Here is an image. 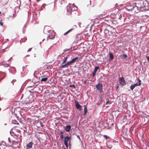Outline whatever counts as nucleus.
Here are the masks:
<instances>
[{"label":"nucleus","instance_id":"bf43d9fd","mask_svg":"<svg viewBox=\"0 0 149 149\" xmlns=\"http://www.w3.org/2000/svg\"><path fill=\"white\" fill-rule=\"evenodd\" d=\"M46 5L45 4H43V7H44V6H45Z\"/></svg>","mask_w":149,"mask_h":149},{"label":"nucleus","instance_id":"58836bf2","mask_svg":"<svg viewBox=\"0 0 149 149\" xmlns=\"http://www.w3.org/2000/svg\"><path fill=\"white\" fill-rule=\"evenodd\" d=\"M69 86L70 87H72L74 88H75L76 87L75 86L74 84H73L72 85H70Z\"/></svg>","mask_w":149,"mask_h":149},{"label":"nucleus","instance_id":"4be33fe9","mask_svg":"<svg viewBox=\"0 0 149 149\" xmlns=\"http://www.w3.org/2000/svg\"><path fill=\"white\" fill-rule=\"evenodd\" d=\"M84 116L86 115L87 112V109L86 106L85 105H84Z\"/></svg>","mask_w":149,"mask_h":149},{"label":"nucleus","instance_id":"de8ad7c7","mask_svg":"<svg viewBox=\"0 0 149 149\" xmlns=\"http://www.w3.org/2000/svg\"><path fill=\"white\" fill-rule=\"evenodd\" d=\"M0 25L2 26H3V23L1 22H0Z\"/></svg>","mask_w":149,"mask_h":149},{"label":"nucleus","instance_id":"603ef678","mask_svg":"<svg viewBox=\"0 0 149 149\" xmlns=\"http://www.w3.org/2000/svg\"><path fill=\"white\" fill-rule=\"evenodd\" d=\"M62 55V54H61L58 55V57H57V59H58L59 57H60L61 56V55Z\"/></svg>","mask_w":149,"mask_h":149},{"label":"nucleus","instance_id":"09e8293b","mask_svg":"<svg viewBox=\"0 0 149 149\" xmlns=\"http://www.w3.org/2000/svg\"><path fill=\"white\" fill-rule=\"evenodd\" d=\"M8 142L9 143H10V138H8Z\"/></svg>","mask_w":149,"mask_h":149},{"label":"nucleus","instance_id":"774afa93","mask_svg":"<svg viewBox=\"0 0 149 149\" xmlns=\"http://www.w3.org/2000/svg\"><path fill=\"white\" fill-rule=\"evenodd\" d=\"M63 149H66V148H64Z\"/></svg>","mask_w":149,"mask_h":149},{"label":"nucleus","instance_id":"cd10ccee","mask_svg":"<svg viewBox=\"0 0 149 149\" xmlns=\"http://www.w3.org/2000/svg\"><path fill=\"white\" fill-rule=\"evenodd\" d=\"M121 57L124 59H125L127 58V56L126 54H123L121 55Z\"/></svg>","mask_w":149,"mask_h":149},{"label":"nucleus","instance_id":"f3484780","mask_svg":"<svg viewBox=\"0 0 149 149\" xmlns=\"http://www.w3.org/2000/svg\"><path fill=\"white\" fill-rule=\"evenodd\" d=\"M71 140V137L70 136H67L65 137L64 138V141L68 142L70 140Z\"/></svg>","mask_w":149,"mask_h":149},{"label":"nucleus","instance_id":"473e14b6","mask_svg":"<svg viewBox=\"0 0 149 149\" xmlns=\"http://www.w3.org/2000/svg\"><path fill=\"white\" fill-rule=\"evenodd\" d=\"M15 16L14 15V14H13L12 15H9V17L8 18V19H9V18L10 17L11 18V19H14L15 18Z\"/></svg>","mask_w":149,"mask_h":149},{"label":"nucleus","instance_id":"5fc2aeb1","mask_svg":"<svg viewBox=\"0 0 149 149\" xmlns=\"http://www.w3.org/2000/svg\"><path fill=\"white\" fill-rule=\"evenodd\" d=\"M115 6L116 7H117L118 6V3H116L115 4Z\"/></svg>","mask_w":149,"mask_h":149},{"label":"nucleus","instance_id":"f704fd0d","mask_svg":"<svg viewBox=\"0 0 149 149\" xmlns=\"http://www.w3.org/2000/svg\"><path fill=\"white\" fill-rule=\"evenodd\" d=\"M64 145L67 148H68V142L64 141Z\"/></svg>","mask_w":149,"mask_h":149},{"label":"nucleus","instance_id":"e2e57ef3","mask_svg":"<svg viewBox=\"0 0 149 149\" xmlns=\"http://www.w3.org/2000/svg\"><path fill=\"white\" fill-rule=\"evenodd\" d=\"M16 118H17V120H18V118L17 117H16Z\"/></svg>","mask_w":149,"mask_h":149},{"label":"nucleus","instance_id":"a18cd8bd","mask_svg":"<svg viewBox=\"0 0 149 149\" xmlns=\"http://www.w3.org/2000/svg\"><path fill=\"white\" fill-rule=\"evenodd\" d=\"M31 49H32V48H30L27 51V52H30L31 51Z\"/></svg>","mask_w":149,"mask_h":149},{"label":"nucleus","instance_id":"a19ab883","mask_svg":"<svg viewBox=\"0 0 149 149\" xmlns=\"http://www.w3.org/2000/svg\"><path fill=\"white\" fill-rule=\"evenodd\" d=\"M60 137L61 139H63L64 138V136L63 134H61L60 135Z\"/></svg>","mask_w":149,"mask_h":149},{"label":"nucleus","instance_id":"3c124183","mask_svg":"<svg viewBox=\"0 0 149 149\" xmlns=\"http://www.w3.org/2000/svg\"><path fill=\"white\" fill-rule=\"evenodd\" d=\"M72 7H73V8H74V6H75L74 4V3H73V4L72 5Z\"/></svg>","mask_w":149,"mask_h":149},{"label":"nucleus","instance_id":"79ce46f5","mask_svg":"<svg viewBox=\"0 0 149 149\" xmlns=\"http://www.w3.org/2000/svg\"><path fill=\"white\" fill-rule=\"evenodd\" d=\"M69 142V149H70V148L71 147V140H70L69 141H68Z\"/></svg>","mask_w":149,"mask_h":149},{"label":"nucleus","instance_id":"13d9d810","mask_svg":"<svg viewBox=\"0 0 149 149\" xmlns=\"http://www.w3.org/2000/svg\"><path fill=\"white\" fill-rule=\"evenodd\" d=\"M86 80L85 81H84V83H85H85H86Z\"/></svg>","mask_w":149,"mask_h":149},{"label":"nucleus","instance_id":"2eb2a0df","mask_svg":"<svg viewBox=\"0 0 149 149\" xmlns=\"http://www.w3.org/2000/svg\"><path fill=\"white\" fill-rule=\"evenodd\" d=\"M100 68L99 66H95V67L94 70L92 73V76L93 77H94L96 74V72Z\"/></svg>","mask_w":149,"mask_h":149},{"label":"nucleus","instance_id":"f8f14e48","mask_svg":"<svg viewBox=\"0 0 149 149\" xmlns=\"http://www.w3.org/2000/svg\"><path fill=\"white\" fill-rule=\"evenodd\" d=\"M76 27H77V26L76 25H74L72 28H71L70 29V30H69L67 31L64 34V35H66L67 34H68L69 33H70V32H71L73 30L75 29L76 28Z\"/></svg>","mask_w":149,"mask_h":149},{"label":"nucleus","instance_id":"393cba45","mask_svg":"<svg viewBox=\"0 0 149 149\" xmlns=\"http://www.w3.org/2000/svg\"><path fill=\"white\" fill-rule=\"evenodd\" d=\"M139 149H147V145L144 144L143 145L142 147L140 148Z\"/></svg>","mask_w":149,"mask_h":149},{"label":"nucleus","instance_id":"9d476101","mask_svg":"<svg viewBox=\"0 0 149 149\" xmlns=\"http://www.w3.org/2000/svg\"><path fill=\"white\" fill-rule=\"evenodd\" d=\"M75 103L76 108L79 110H81V106L79 104L78 101L77 100H75Z\"/></svg>","mask_w":149,"mask_h":149},{"label":"nucleus","instance_id":"49530a36","mask_svg":"<svg viewBox=\"0 0 149 149\" xmlns=\"http://www.w3.org/2000/svg\"><path fill=\"white\" fill-rule=\"evenodd\" d=\"M40 126H41V127H43L44 125L42 124V123L40 122Z\"/></svg>","mask_w":149,"mask_h":149},{"label":"nucleus","instance_id":"39448f33","mask_svg":"<svg viewBox=\"0 0 149 149\" xmlns=\"http://www.w3.org/2000/svg\"><path fill=\"white\" fill-rule=\"evenodd\" d=\"M96 87L97 90L99 91L100 93H102L103 85L102 84L98 83L96 85Z\"/></svg>","mask_w":149,"mask_h":149},{"label":"nucleus","instance_id":"338daca9","mask_svg":"<svg viewBox=\"0 0 149 149\" xmlns=\"http://www.w3.org/2000/svg\"><path fill=\"white\" fill-rule=\"evenodd\" d=\"M34 57H36V54H34Z\"/></svg>","mask_w":149,"mask_h":149},{"label":"nucleus","instance_id":"4468645a","mask_svg":"<svg viewBox=\"0 0 149 149\" xmlns=\"http://www.w3.org/2000/svg\"><path fill=\"white\" fill-rule=\"evenodd\" d=\"M55 33L54 32H52V36H51L50 34H48L47 35V40L48 38L50 39H53L55 38Z\"/></svg>","mask_w":149,"mask_h":149},{"label":"nucleus","instance_id":"37998d69","mask_svg":"<svg viewBox=\"0 0 149 149\" xmlns=\"http://www.w3.org/2000/svg\"><path fill=\"white\" fill-rule=\"evenodd\" d=\"M52 32H54L53 31H51L50 32H49V34H50L51 36H52Z\"/></svg>","mask_w":149,"mask_h":149},{"label":"nucleus","instance_id":"dca6fc26","mask_svg":"<svg viewBox=\"0 0 149 149\" xmlns=\"http://www.w3.org/2000/svg\"><path fill=\"white\" fill-rule=\"evenodd\" d=\"M64 130L67 132H69L71 128V126L69 125H67L65 127L64 126Z\"/></svg>","mask_w":149,"mask_h":149},{"label":"nucleus","instance_id":"9b49d317","mask_svg":"<svg viewBox=\"0 0 149 149\" xmlns=\"http://www.w3.org/2000/svg\"><path fill=\"white\" fill-rule=\"evenodd\" d=\"M120 84L121 85L124 86L126 84V82L123 77L120 78L119 79Z\"/></svg>","mask_w":149,"mask_h":149},{"label":"nucleus","instance_id":"7ed1b4c3","mask_svg":"<svg viewBox=\"0 0 149 149\" xmlns=\"http://www.w3.org/2000/svg\"><path fill=\"white\" fill-rule=\"evenodd\" d=\"M132 7H133V11L134 12L137 13L139 10L140 11L141 8L140 1H137L136 3H133Z\"/></svg>","mask_w":149,"mask_h":149},{"label":"nucleus","instance_id":"0eeeda50","mask_svg":"<svg viewBox=\"0 0 149 149\" xmlns=\"http://www.w3.org/2000/svg\"><path fill=\"white\" fill-rule=\"evenodd\" d=\"M73 8H72V5L71 4H69L67 7V10L68 13V15H69L71 13L72 11Z\"/></svg>","mask_w":149,"mask_h":149},{"label":"nucleus","instance_id":"72a5a7b5","mask_svg":"<svg viewBox=\"0 0 149 149\" xmlns=\"http://www.w3.org/2000/svg\"><path fill=\"white\" fill-rule=\"evenodd\" d=\"M74 134L75 135H76L77 136V138H78V139H79V140L80 141H81V143H82V141H81V139H80V137L78 135H77L76 134Z\"/></svg>","mask_w":149,"mask_h":149},{"label":"nucleus","instance_id":"8fccbe9b","mask_svg":"<svg viewBox=\"0 0 149 149\" xmlns=\"http://www.w3.org/2000/svg\"><path fill=\"white\" fill-rule=\"evenodd\" d=\"M64 132L61 131L60 133L61 134H63Z\"/></svg>","mask_w":149,"mask_h":149},{"label":"nucleus","instance_id":"1a4fd4ad","mask_svg":"<svg viewBox=\"0 0 149 149\" xmlns=\"http://www.w3.org/2000/svg\"><path fill=\"white\" fill-rule=\"evenodd\" d=\"M50 28L49 26H45L44 29V32L45 34H47V32L49 33L51 31Z\"/></svg>","mask_w":149,"mask_h":149},{"label":"nucleus","instance_id":"4c0bfd02","mask_svg":"<svg viewBox=\"0 0 149 149\" xmlns=\"http://www.w3.org/2000/svg\"><path fill=\"white\" fill-rule=\"evenodd\" d=\"M103 136L106 139H109V136L107 135H104Z\"/></svg>","mask_w":149,"mask_h":149},{"label":"nucleus","instance_id":"7c9ffc66","mask_svg":"<svg viewBox=\"0 0 149 149\" xmlns=\"http://www.w3.org/2000/svg\"><path fill=\"white\" fill-rule=\"evenodd\" d=\"M12 123L13 124H14L18 125L19 124V123H17V121H16L15 120H12Z\"/></svg>","mask_w":149,"mask_h":149},{"label":"nucleus","instance_id":"680f3d73","mask_svg":"<svg viewBox=\"0 0 149 149\" xmlns=\"http://www.w3.org/2000/svg\"><path fill=\"white\" fill-rule=\"evenodd\" d=\"M46 5L45 4H43V7H44V6H45Z\"/></svg>","mask_w":149,"mask_h":149},{"label":"nucleus","instance_id":"c85d7f7f","mask_svg":"<svg viewBox=\"0 0 149 149\" xmlns=\"http://www.w3.org/2000/svg\"><path fill=\"white\" fill-rule=\"evenodd\" d=\"M79 35H77L76 36V38L77 39V41L76 42L77 43V41H78L80 40V38L79 37Z\"/></svg>","mask_w":149,"mask_h":149},{"label":"nucleus","instance_id":"412c9836","mask_svg":"<svg viewBox=\"0 0 149 149\" xmlns=\"http://www.w3.org/2000/svg\"><path fill=\"white\" fill-rule=\"evenodd\" d=\"M115 11L117 12L116 13V15H115V17L114 18H116V19H118V17H119V14H120V13H118V12H117V11H118V9H116V10H115Z\"/></svg>","mask_w":149,"mask_h":149},{"label":"nucleus","instance_id":"f257e3e1","mask_svg":"<svg viewBox=\"0 0 149 149\" xmlns=\"http://www.w3.org/2000/svg\"><path fill=\"white\" fill-rule=\"evenodd\" d=\"M104 33L106 36H112L113 38H116L117 36L115 29L111 26H109L105 29Z\"/></svg>","mask_w":149,"mask_h":149},{"label":"nucleus","instance_id":"20e7f679","mask_svg":"<svg viewBox=\"0 0 149 149\" xmlns=\"http://www.w3.org/2000/svg\"><path fill=\"white\" fill-rule=\"evenodd\" d=\"M138 83H136L134 84L131 85L130 87L131 90H133V89L136 86H139L141 85V81L140 79H139L138 80Z\"/></svg>","mask_w":149,"mask_h":149},{"label":"nucleus","instance_id":"c9c22d12","mask_svg":"<svg viewBox=\"0 0 149 149\" xmlns=\"http://www.w3.org/2000/svg\"><path fill=\"white\" fill-rule=\"evenodd\" d=\"M106 101H107V102L106 103V104H110V102L109 101L108 99L107 98L106 99Z\"/></svg>","mask_w":149,"mask_h":149},{"label":"nucleus","instance_id":"ddd939ff","mask_svg":"<svg viewBox=\"0 0 149 149\" xmlns=\"http://www.w3.org/2000/svg\"><path fill=\"white\" fill-rule=\"evenodd\" d=\"M55 33L54 32H52V36H51L50 34H48L47 35V40L48 38L50 39H53L55 38Z\"/></svg>","mask_w":149,"mask_h":149},{"label":"nucleus","instance_id":"0e129e2a","mask_svg":"<svg viewBox=\"0 0 149 149\" xmlns=\"http://www.w3.org/2000/svg\"><path fill=\"white\" fill-rule=\"evenodd\" d=\"M27 56H29V55H27Z\"/></svg>","mask_w":149,"mask_h":149},{"label":"nucleus","instance_id":"b1692460","mask_svg":"<svg viewBox=\"0 0 149 149\" xmlns=\"http://www.w3.org/2000/svg\"><path fill=\"white\" fill-rule=\"evenodd\" d=\"M68 58V57L66 56L65 57H64V59L63 60V62L62 63V64L61 65H63V64L64 63H65L66 62Z\"/></svg>","mask_w":149,"mask_h":149},{"label":"nucleus","instance_id":"f03ea898","mask_svg":"<svg viewBox=\"0 0 149 149\" xmlns=\"http://www.w3.org/2000/svg\"><path fill=\"white\" fill-rule=\"evenodd\" d=\"M140 11H145L149 10V2L146 1H140Z\"/></svg>","mask_w":149,"mask_h":149},{"label":"nucleus","instance_id":"4d7b16f0","mask_svg":"<svg viewBox=\"0 0 149 149\" xmlns=\"http://www.w3.org/2000/svg\"><path fill=\"white\" fill-rule=\"evenodd\" d=\"M90 5L91 4V1H90Z\"/></svg>","mask_w":149,"mask_h":149},{"label":"nucleus","instance_id":"c03bdc74","mask_svg":"<svg viewBox=\"0 0 149 149\" xmlns=\"http://www.w3.org/2000/svg\"><path fill=\"white\" fill-rule=\"evenodd\" d=\"M16 81L15 79H13V80H12L11 81V83H12L13 84L14 82Z\"/></svg>","mask_w":149,"mask_h":149},{"label":"nucleus","instance_id":"aec40b11","mask_svg":"<svg viewBox=\"0 0 149 149\" xmlns=\"http://www.w3.org/2000/svg\"><path fill=\"white\" fill-rule=\"evenodd\" d=\"M11 73L12 74H15L16 72L15 68L14 67H12L11 68Z\"/></svg>","mask_w":149,"mask_h":149},{"label":"nucleus","instance_id":"6ab92c4d","mask_svg":"<svg viewBox=\"0 0 149 149\" xmlns=\"http://www.w3.org/2000/svg\"><path fill=\"white\" fill-rule=\"evenodd\" d=\"M109 61H112L114 58V56L111 52H110L109 53Z\"/></svg>","mask_w":149,"mask_h":149},{"label":"nucleus","instance_id":"a211bd4d","mask_svg":"<svg viewBox=\"0 0 149 149\" xmlns=\"http://www.w3.org/2000/svg\"><path fill=\"white\" fill-rule=\"evenodd\" d=\"M33 144V143L32 142H29L26 146V148L27 149H30V148H32V147Z\"/></svg>","mask_w":149,"mask_h":149},{"label":"nucleus","instance_id":"864d4df0","mask_svg":"<svg viewBox=\"0 0 149 149\" xmlns=\"http://www.w3.org/2000/svg\"><path fill=\"white\" fill-rule=\"evenodd\" d=\"M146 57L147 58L148 61H149V56H147Z\"/></svg>","mask_w":149,"mask_h":149},{"label":"nucleus","instance_id":"e433bc0d","mask_svg":"<svg viewBox=\"0 0 149 149\" xmlns=\"http://www.w3.org/2000/svg\"><path fill=\"white\" fill-rule=\"evenodd\" d=\"M72 8H73L72 11H75L77 9V6H74V8L72 7Z\"/></svg>","mask_w":149,"mask_h":149},{"label":"nucleus","instance_id":"6e6d98bb","mask_svg":"<svg viewBox=\"0 0 149 149\" xmlns=\"http://www.w3.org/2000/svg\"><path fill=\"white\" fill-rule=\"evenodd\" d=\"M80 24H81V23H78V25H79V27H81V26H80Z\"/></svg>","mask_w":149,"mask_h":149},{"label":"nucleus","instance_id":"052dcab7","mask_svg":"<svg viewBox=\"0 0 149 149\" xmlns=\"http://www.w3.org/2000/svg\"><path fill=\"white\" fill-rule=\"evenodd\" d=\"M46 5L45 4H43V7H44V6H45Z\"/></svg>","mask_w":149,"mask_h":149},{"label":"nucleus","instance_id":"6e6552de","mask_svg":"<svg viewBox=\"0 0 149 149\" xmlns=\"http://www.w3.org/2000/svg\"><path fill=\"white\" fill-rule=\"evenodd\" d=\"M73 63L71 60L68 61L66 64L64 65H61V67L62 68H64L68 67L69 65Z\"/></svg>","mask_w":149,"mask_h":149},{"label":"nucleus","instance_id":"bb28decb","mask_svg":"<svg viewBox=\"0 0 149 149\" xmlns=\"http://www.w3.org/2000/svg\"><path fill=\"white\" fill-rule=\"evenodd\" d=\"M132 6H133V3L132 4L130 5V6H128V7L129 8L128 9L133 11V7H132Z\"/></svg>","mask_w":149,"mask_h":149},{"label":"nucleus","instance_id":"5701e85b","mask_svg":"<svg viewBox=\"0 0 149 149\" xmlns=\"http://www.w3.org/2000/svg\"><path fill=\"white\" fill-rule=\"evenodd\" d=\"M48 77H43V78H42V79H41V82L43 81L44 82L46 81L47 80Z\"/></svg>","mask_w":149,"mask_h":149},{"label":"nucleus","instance_id":"423d86ee","mask_svg":"<svg viewBox=\"0 0 149 149\" xmlns=\"http://www.w3.org/2000/svg\"><path fill=\"white\" fill-rule=\"evenodd\" d=\"M34 101V98L33 96V95L31 94L27 98H26V102L31 103L33 102Z\"/></svg>","mask_w":149,"mask_h":149},{"label":"nucleus","instance_id":"a878e982","mask_svg":"<svg viewBox=\"0 0 149 149\" xmlns=\"http://www.w3.org/2000/svg\"><path fill=\"white\" fill-rule=\"evenodd\" d=\"M78 58H79L78 57H76L72 59L71 61H72V63H74V62H75L77 61V60L78 59Z\"/></svg>","mask_w":149,"mask_h":149},{"label":"nucleus","instance_id":"ea45409f","mask_svg":"<svg viewBox=\"0 0 149 149\" xmlns=\"http://www.w3.org/2000/svg\"><path fill=\"white\" fill-rule=\"evenodd\" d=\"M119 17L118 19L119 20H120L121 19V18L122 17V15L120 13L119 14Z\"/></svg>","mask_w":149,"mask_h":149},{"label":"nucleus","instance_id":"69168bd1","mask_svg":"<svg viewBox=\"0 0 149 149\" xmlns=\"http://www.w3.org/2000/svg\"><path fill=\"white\" fill-rule=\"evenodd\" d=\"M4 125H7V124H6V123H5V124H4Z\"/></svg>","mask_w":149,"mask_h":149},{"label":"nucleus","instance_id":"2f4dec72","mask_svg":"<svg viewBox=\"0 0 149 149\" xmlns=\"http://www.w3.org/2000/svg\"><path fill=\"white\" fill-rule=\"evenodd\" d=\"M72 48H70V49H65L63 50V53H64L65 52H70L71 51V49Z\"/></svg>","mask_w":149,"mask_h":149},{"label":"nucleus","instance_id":"c756f323","mask_svg":"<svg viewBox=\"0 0 149 149\" xmlns=\"http://www.w3.org/2000/svg\"><path fill=\"white\" fill-rule=\"evenodd\" d=\"M116 14V13H113V12L111 14L110 16L111 17L114 18Z\"/></svg>","mask_w":149,"mask_h":149}]
</instances>
